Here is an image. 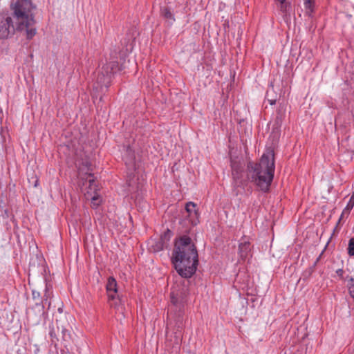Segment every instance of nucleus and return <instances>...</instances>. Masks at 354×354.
<instances>
[{
	"instance_id": "f257e3e1",
	"label": "nucleus",
	"mask_w": 354,
	"mask_h": 354,
	"mask_svg": "<svg viewBox=\"0 0 354 354\" xmlns=\"http://www.w3.org/2000/svg\"><path fill=\"white\" fill-rule=\"evenodd\" d=\"M171 261L177 273L183 278L189 279L196 272L198 254L196 245L187 235L176 238Z\"/></svg>"
},
{
	"instance_id": "f03ea898",
	"label": "nucleus",
	"mask_w": 354,
	"mask_h": 354,
	"mask_svg": "<svg viewBox=\"0 0 354 354\" xmlns=\"http://www.w3.org/2000/svg\"><path fill=\"white\" fill-rule=\"evenodd\" d=\"M274 171V152L268 150L263 153L259 162L249 161L247 163L245 180H248V183H252L258 190L268 193Z\"/></svg>"
},
{
	"instance_id": "7ed1b4c3",
	"label": "nucleus",
	"mask_w": 354,
	"mask_h": 354,
	"mask_svg": "<svg viewBox=\"0 0 354 354\" xmlns=\"http://www.w3.org/2000/svg\"><path fill=\"white\" fill-rule=\"evenodd\" d=\"M36 6L31 0H17L10 4L12 16L17 20V30H26L27 39H31L37 33L36 21L32 12Z\"/></svg>"
},
{
	"instance_id": "20e7f679",
	"label": "nucleus",
	"mask_w": 354,
	"mask_h": 354,
	"mask_svg": "<svg viewBox=\"0 0 354 354\" xmlns=\"http://www.w3.org/2000/svg\"><path fill=\"white\" fill-rule=\"evenodd\" d=\"M171 303L175 308L176 333L181 332L184 327L183 315L185 306L187 301V290L183 287H172L170 293Z\"/></svg>"
},
{
	"instance_id": "39448f33",
	"label": "nucleus",
	"mask_w": 354,
	"mask_h": 354,
	"mask_svg": "<svg viewBox=\"0 0 354 354\" xmlns=\"http://www.w3.org/2000/svg\"><path fill=\"white\" fill-rule=\"evenodd\" d=\"M48 334L50 337L52 344L56 347L57 342L59 341L58 334L61 331L62 333V342L64 346L68 349V346L70 344L71 340V332L64 327H60L59 326L58 320L56 319L55 322H52L48 326Z\"/></svg>"
},
{
	"instance_id": "423d86ee",
	"label": "nucleus",
	"mask_w": 354,
	"mask_h": 354,
	"mask_svg": "<svg viewBox=\"0 0 354 354\" xmlns=\"http://www.w3.org/2000/svg\"><path fill=\"white\" fill-rule=\"evenodd\" d=\"M122 68L119 65L118 61H109L102 67L100 73L97 75V82L106 87H109L111 82V76L116 72Z\"/></svg>"
},
{
	"instance_id": "0eeeda50",
	"label": "nucleus",
	"mask_w": 354,
	"mask_h": 354,
	"mask_svg": "<svg viewBox=\"0 0 354 354\" xmlns=\"http://www.w3.org/2000/svg\"><path fill=\"white\" fill-rule=\"evenodd\" d=\"M17 30L14 26L12 18L8 14H0V39H6L12 37Z\"/></svg>"
},
{
	"instance_id": "6e6552de",
	"label": "nucleus",
	"mask_w": 354,
	"mask_h": 354,
	"mask_svg": "<svg viewBox=\"0 0 354 354\" xmlns=\"http://www.w3.org/2000/svg\"><path fill=\"white\" fill-rule=\"evenodd\" d=\"M80 174H84V176L81 177L82 180L88 183V189L94 192L97 190V185L95 184V178L94 174L92 173L93 171V167L92 163L88 160H83L79 167Z\"/></svg>"
},
{
	"instance_id": "1a4fd4ad",
	"label": "nucleus",
	"mask_w": 354,
	"mask_h": 354,
	"mask_svg": "<svg viewBox=\"0 0 354 354\" xmlns=\"http://www.w3.org/2000/svg\"><path fill=\"white\" fill-rule=\"evenodd\" d=\"M231 169L233 186L236 189L241 188L244 189L248 185V180L243 178L242 164L238 161H232Z\"/></svg>"
},
{
	"instance_id": "9d476101",
	"label": "nucleus",
	"mask_w": 354,
	"mask_h": 354,
	"mask_svg": "<svg viewBox=\"0 0 354 354\" xmlns=\"http://www.w3.org/2000/svg\"><path fill=\"white\" fill-rule=\"evenodd\" d=\"M26 315L28 322L35 326L39 324L41 317L47 315L44 310V304L35 303V306L26 312Z\"/></svg>"
},
{
	"instance_id": "9b49d317",
	"label": "nucleus",
	"mask_w": 354,
	"mask_h": 354,
	"mask_svg": "<svg viewBox=\"0 0 354 354\" xmlns=\"http://www.w3.org/2000/svg\"><path fill=\"white\" fill-rule=\"evenodd\" d=\"M196 204L194 202H188L185 205L187 216L192 225H196L199 223V213L196 208Z\"/></svg>"
},
{
	"instance_id": "f8f14e48",
	"label": "nucleus",
	"mask_w": 354,
	"mask_h": 354,
	"mask_svg": "<svg viewBox=\"0 0 354 354\" xmlns=\"http://www.w3.org/2000/svg\"><path fill=\"white\" fill-rule=\"evenodd\" d=\"M122 160H124L127 166L133 167L135 165V151L134 149L129 145L123 146Z\"/></svg>"
},
{
	"instance_id": "ddd939ff",
	"label": "nucleus",
	"mask_w": 354,
	"mask_h": 354,
	"mask_svg": "<svg viewBox=\"0 0 354 354\" xmlns=\"http://www.w3.org/2000/svg\"><path fill=\"white\" fill-rule=\"evenodd\" d=\"M106 290L108 296V300H115L116 295H119L118 291V283L113 277H109L106 285Z\"/></svg>"
},
{
	"instance_id": "4468645a",
	"label": "nucleus",
	"mask_w": 354,
	"mask_h": 354,
	"mask_svg": "<svg viewBox=\"0 0 354 354\" xmlns=\"http://www.w3.org/2000/svg\"><path fill=\"white\" fill-rule=\"evenodd\" d=\"M251 252V244L248 241H243L239 245V254L242 260H245Z\"/></svg>"
},
{
	"instance_id": "2eb2a0df",
	"label": "nucleus",
	"mask_w": 354,
	"mask_h": 354,
	"mask_svg": "<svg viewBox=\"0 0 354 354\" xmlns=\"http://www.w3.org/2000/svg\"><path fill=\"white\" fill-rule=\"evenodd\" d=\"M286 107L284 105L280 104L277 110L275 123L281 126L286 117Z\"/></svg>"
},
{
	"instance_id": "dca6fc26",
	"label": "nucleus",
	"mask_w": 354,
	"mask_h": 354,
	"mask_svg": "<svg viewBox=\"0 0 354 354\" xmlns=\"http://www.w3.org/2000/svg\"><path fill=\"white\" fill-rule=\"evenodd\" d=\"M168 245L164 243L160 238L154 241L150 246V250L153 252H158L165 248H167Z\"/></svg>"
},
{
	"instance_id": "f3484780",
	"label": "nucleus",
	"mask_w": 354,
	"mask_h": 354,
	"mask_svg": "<svg viewBox=\"0 0 354 354\" xmlns=\"http://www.w3.org/2000/svg\"><path fill=\"white\" fill-rule=\"evenodd\" d=\"M45 290H44V303L46 304L48 302V308L50 306V299L53 297V290H52V286L48 283H46V281L45 280Z\"/></svg>"
},
{
	"instance_id": "a211bd4d",
	"label": "nucleus",
	"mask_w": 354,
	"mask_h": 354,
	"mask_svg": "<svg viewBox=\"0 0 354 354\" xmlns=\"http://www.w3.org/2000/svg\"><path fill=\"white\" fill-rule=\"evenodd\" d=\"M315 0H304V5L306 9V14L310 17H313V14L315 12Z\"/></svg>"
},
{
	"instance_id": "6ab92c4d",
	"label": "nucleus",
	"mask_w": 354,
	"mask_h": 354,
	"mask_svg": "<svg viewBox=\"0 0 354 354\" xmlns=\"http://www.w3.org/2000/svg\"><path fill=\"white\" fill-rule=\"evenodd\" d=\"M108 301L110 303L111 306H113L115 308L119 310L120 308H122V306L124 305L125 302V298L123 297V295L119 294L116 295V299L115 300H108Z\"/></svg>"
},
{
	"instance_id": "aec40b11",
	"label": "nucleus",
	"mask_w": 354,
	"mask_h": 354,
	"mask_svg": "<svg viewBox=\"0 0 354 354\" xmlns=\"http://www.w3.org/2000/svg\"><path fill=\"white\" fill-rule=\"evenodd\" d=\"M161 15L165 19L171 21V24H172L175 21L174 15L171 12V10L169 7H164L161 9Z\"/></svg>"
},
{
	"instance_id": "412c9836",
	"label": "nucleus",
	"mask_w": 354,
	"mask_h": 354,
	"mask_svg": "<svg viewBox=\"0 0 354 354\" xmlns=\"http://www.w3.org/2000/svg\"><path fill=\"white\" fill-rule=\"evenodd\" d=\"M173 235V232L167 229L160 236V239L164 241V243L169 245V240Z\"/></svg>"
},
{
	"instance_id": "4be33fe9",
	"label": "nucleus",
	"mask_w": 354,
	"mask_h": 354,
	"mask_svg": "<svg viewBox=\"0 0 354 354\" xmlns=\"http://www.w3.org/2000/svg\"><path fill=\"white\" fill-rule=\"evenodd\" d=\"M32 299L35 301H36V303L44 304V297H41V294L39 291L32 290Z\"/></svg>"
},
{
	"instance_id": "5701e85b",
	"label": "nucleus",
	"mask_w": 354,
	"mask_h": 354,
	"mask_svg": "<svg viewBox=\"0 0 354 354\" xmlns=\"http://www.w3.org/2000/svg\"><path fill=\"white\" fill-rule=\"evenodd\" d=\"M101 203V199L99 195L95 194L91 198V207L93 208H97Z\"/></svg>"
},
{
	"instance_id": "b1692460",
	"label": "nucleus",
	"mask_w": 354,
	"mask_h": 354,
	"mask_svg": "<svg viewBox=\"0 0 354 354\" xmlns=\"http://www.w3.org/2000/svg\"><path fill=\"white\" fill-rule=\"evenodd\" d=\"M347 252L350 257L354 256V237L351 238L348 241Z\"/></svg>"
},
{
	"instance_id": "393cba45",
	"label": "nucleus",
	"mask_w": 354,
	"mask_h": 354,
	"mask_svg": "<svg viewBox=\"0 0 354 354\" xmlns=\"http://www.w3.org/2000/svg\"><path fill=\"white\" fill-rule=\"evenodd\" d=\"M279 2V10L283 13L286 14L288 11V7L290 6V3H287L286 1H278Z\"/></svg>"
},
{
	"instance_id": "a878e982",
	"label": "nucleus",
	"mask_w": 354,
	"mask_h": 354,
	"mask_svg": "<svg viewBox=\"0 0 354 354\" xmlns=\"http://www.w3.org/2000/svg\"><path fill=\"white\" fill-rule=\"evenodd\" d=\"M269 96H270V93H269V91H268L266 93V97H267L268 101L269 102L270 104H271V105L275 104V103L277 102V99L276 98H270Z\"/></svg>"
},
{
	"instance_id": "bb28decb",
	"label": "nucleus",
	"mask_w": 354,
	"mask_h": 354,
	"mask_svg": "<svg viewBox=\"0 0 354 354\" xmlns=\"http://www.w3.org/2000/svg\"><path fill=\"white\" fill-rule=\"evenodd\" d=\"M347 288H348V286H354V278L353 277H347Z\"/></svg>"
},
{
	"instance_id": "cd10ccee",
	"label": "nucleus",
	"mask_w": 354,
	"mask_h": 354,
	"mask_svg": "<svg viewBox=\"0 0 354 354\" xmlns=\"http://www.w3.org/2000/svg\"><path fill=\"white\" fill-rule=\"evenodd\" d=\"M344 272V270H343V269H342V268L337 269V270H336V274H337V276H338L341 279H344V276H343Z\"/></svg>"
},
{
	"instance_id": "c85d7f7f",
	"label": "nucleus",
	"mask_w": 354,
	"mask_h": 354,
	"mask_svg": "<svg viewBox=\"0 0 354 354\" xmlns=\"http://www.w3.org/2000/svg\"><path fill=\"white\" fill-rule=\"evenodd\" d=\"M348 292L350 296L354 299V286H348Z\"/></svg>"
},
{
	"instance_id": "c756f323",
	"label": "nucleus",
	"mask_w": 354,
	"mask_h": 354,
	"mask_svg": "<svg viewBox=\"0 0 354 354\" xmlns=\"http://www.w3.org/2000/svg\"><path fill=\"white\" fill-rule=\"evenodd\" d=\"M308 276H310V275L313 274V272H315V268H313V266H310V267L308 268Z\"/></svg>"
},
{
	"instance_id": "7c9ffc66",
	"label": "nucleus",
	"mask_w": 354,
	"mask_h": 354,
	"mask_svg": "<svg viewBox=\"0 0 354 354\" xmlns=\"http://www.w3.org/2000/svg\"><path fill=\"white\" fill-rule=\"evenodd\" d=\"M320 258H321V255H319V257L317 258L316 261H315V263H313V265L312 266L313 268H315V267H316V266H317V263L319 262V261Z\"/></svg>"
},
{
	"instance_id": "2f4dec72",
	"label": "nucleus",
	"mask_w": 354,
	"mask_h": 354,
	"mask_svg": "<svg viewBox=\"0 0 354 354\" xmlns=\"http://www.w3.org/2000/svg\"><path fill=\"white\" fill-rule=\"evenodd\" d=\"M304 274L306 277H310V276H308V270H306Z\"/></svg>"
},
{
	"instance_id": "473e14b6",
	"label": "nucleus",
	"mask_w": 354,
	"mask_h": 354,
	"mask_svg": "<svg viewBox=\"0 0 354 354\" xmlns=\"http://www.w3.org/2000/svg\"><path fill=\"white\" fill-rule=\"evenodd\" d=\"M37 183H38V180H37L35 183V186L36 187L37 185Z\"/></svg>"
},
{
	"instance_id": "72a5a7b5",
	"label": "nucleus",
	"mask_w": 354,
	"mask_h": 354,
	"mask_svg": "<svg viewBox=\"0 0 354 354\" xmlns=\"http://www.w3.org/2000/svg\"><path fill=\"white\" fill-rule=\"evenodd\" d=\"M1 91V86H0V91Z\"/></svg>"
}]
</instances>
